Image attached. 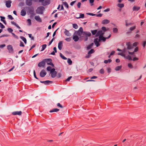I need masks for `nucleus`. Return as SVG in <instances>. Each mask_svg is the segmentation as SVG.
Segmentation results:
<instances>
[{"label": "nucleus", "instance_id": "nucleus-43", "mask_svg": "<svg viewBox=\"0 0 146 146\" xmlns=\"http://www.w3.org/2000/svg\"><path fill=\"white\" fill-rule=\"evenodd\" d=\"M104 72V69L103 68L101 69L100 70V73L101 74H103Z\"/></svg>", "mask_w": 146, "mask_h": 146}, {"label": "nucleus", "instance_id": "nucleus-29", "mask_svg": "<svg viewBox=\"0 0 146 146\" xmlns=\"http://www.w3.org/2000/svg\"><path fill=\"white\" fill-rule=\"evenodd\" d=\"M94 44L93 43H92L91 44L88 46L87 47V48L88 50L91 49L92 47L93 46Z\"/></svg>", "mask_w": 146, "mask_h": 146}, {"label": "nucleus", "instance_id": "nucleus-41", "mask_svg": "<svg viewBox=\"0 0 146 146\" xmlns=\"http://www.w3.org/2000/svg\"><path fill=\"white\" fill-rule=\"evenodd\" d=\"M46 47V44H43L42 45V49L41 51H42L44 50Z\"/></svg>", "mask_w": 146, "mask_h": 146}, {"label": "nucleus", "instance_id": "nucleus-39", "mask_svg": "<svg viewBox=\"0 0 146 146\" xmlns=\"http://www.w3.org/2000/svg\"><path fill=\"white\" fill-rule=\"evenodd\" d=\"M118 32V29L116 28H114L113 29V32L115 33H117Z\"/></svg>", "mask_w": 146, "mask_h": 146}, {"label": "nucleus", "instance_id": "nucleus-47", "mask_svg": "<svg viewBox=\"0 0 146 146\" xmlns=\"http://www.w3.org/2000/svg\"><path fill=\"white\" fill-rule=\"evenodd\" d=\"M72 76H70L65 80V81H69L72 78Z\"/></svg>", "mask_w": 146, "mask_h": 146}, {"label": "nucleus", "instance_id": "nucleus-36", "mask_svg": "<svg viewBox=\"0 0 146 146\" xmlns=\"http://www.w3.org/2000/svg\"><path fill=\"white\" fill-rule=\"evenodd\" d=\"M63 3L65 7L67 8H68V5L66 2H63Z\"/></svg>", "mask_w": 146, "mask_h": 146}, {"label": "nucleus", "instance_id": "nucleus-59", "mask_svg": "<svg viewBox=\"0 0 146 146\" xmlns=\"http://www.w3.org/2000/svg\"><path fill=\"white\" fill-rule=\"evenodd\" d=\"M86 14L92 16H96V14H94L92 13H87Z\"/></svg>", "mask_w": 146, "mask_h": 146}, {"label": "nucleus", "instance_id": "nucleus-58", "mask_svg": "<svg viewBox=\"0 0 146 146\" xmlns=\"http://www.w3.org/2000/svg\"><path fill=\"white\" fill-rule=\"evenodd\" d=\"M125 25L127 27L129 25H131V23H127V21H125Z\"/></svg>", "mask_w": 146, "mask_h": 146}, {"label": "nucleus", "instance_id": "nucleus-57", "mask_svg": "<svg viewBox=\"0 0 146 146\" xmlns=\"http://www.w3.org/2000/svg\"><path fill=\"white\" fill-rule=\"evenodd\" d=\"M99 42V40H98V38H96L94 40V42L95 43H97V42Z\"/></svg>", "mask_w": 146, "mask_h": 146}, {"label": "nucleus", "instance_id": "nucleus-37", "mask_svg": "<svg viewBox=\"0 0 146 146\" xmlns=\"http://www.w3.org/2000/svg\"><path fill=\"white\" fill-rule=\"evenodd\" d=\"M67 62L68 64L70 65L72 64V61L70 58H68L67 60Z\"/></svg>", "mask_w": 146, "mask_h": 146}, {"label": "nucleus", "instance_id": "nucleus-20", "mask_svg": "<svg viewBox=\"0 0 146 146\" xmlns=\"http://www.w3.org/2000/svg\"><path fill=\"white\" fill-rule=\"evenodd\" d=\"M33 0H26V3L27 5L30 6L32 4Z\"/></svg>", "mask_w": 146, "mask_h": 146}, {"label": "nucleus", "instance_id": "nucleus-61", "mask_svg": "<svg viewBox=\"0 0 146 146\" xmlns=\"http://www.w3.org/2000/svg\"><path fill=\"white\" fill-rule=\"evenodd\" d=\"M107 70L108 73H110L111 72V69L110 68H108L107 69Z\"/></svg>", "mask_w": 146, "mask_h": 146}, {"label": "nucleus", "instance_id": "nucleus-45", "mask_svg": "<svg viewBox=\"0 0 146 146\" xmlns=\"http://www.w3.org/2000/svg\"><path fill=\"white\" fill-rule=\"evenodd\" d=\"M57 106L58 107H60L61 108H63V107L59 103H58L57 104Z\"/></svg>", "mask_w": 146, "mask_h": 146}, {"label": "nucleus", "instance_id": "nucleus-5", "mask_svg": "<svg viewBox=\"0 0 146 146\" xmlns=\"http://www.w3.org/2000/svg\"><path fill=\"white\" fill-rule=\"evenodd\" d=\"M111 35L110 34L109 36L107 37H104L103 36H99V39H98L99 41L100 42L102 40L103 42H105L106 39L109 38L111 36Z\"/></svg>", "mask_w": 146, "mask_h": 146}, {"label": "nucleus", "instance_id": "nucleus-34", "mask_svg": "<svg viewBox=\"0 0 146 146\" xmlns=\"http://www.w3.org/2000/svg\"><path fill=\"white\" fill-rule=\"evenodd\" d=\"M60 57L64 60H66L67 58L63 55L61 53H60Z\"/></svg>", "mask_w": 146, "mask_h": 146}, {"label": "nucleus", "instance_id": "nucleus-49", "mask_svg": "<svg viewBox=\"0 0 146 146\" xmlns=\"http://www.w3.org/2000/svg\"><path fill=\"white\" fill-rule=\"evenodd\" d=\"M46 69L48 71H51V70L52 69H51V68L50 66H48L47 68Z\"/></svg>", "mask_w": 146, "mask_h": 146}, {"label": "nucleus", "instance_id": "nucleus-33", "mask_svg": "<svg viewBox=\"0 0 146 146\" xmlns=\"http://www.w3.org/2000/svg\"><path fill=\"white\" fill-rule=\"evenodd\" d=\"M121 66H117L115 69V70L116 71L119 70L121 68Z\"/></svg>", "mask_w": 146, "mask_h": 146}, {"label": "nucleus", "instance_id": "nucleus-44", "mask_svg": "<svg viewBox=\"0 0 146 146\" xmlns=\"http://www.w3.org/2000/svg\"><path fill=\"white\" fill-rule=\"evenodd\" d=\"M0 27L2 29L5 28V26L1 23L0 22Z\"/></svg>", "mask_w": 146, "mask_h": 146}, {"label": "nucleus", "instance_id": "nucleus-2", "mask_svg": "<svg viewBox=\"0 0 146 146\" xmlns=\"http://www.w3.org/2000/svg\"><path fill=\"white\" fill-rule=\"evenodd\" d=\"M44 9H45L44 7H38L36 10V13L38 14H43V11Z\"/></svg>", "mask_w": 146, "mask_h": 146}, {"label": "nucleus", "instance_id": "nucleus-15", "mask_svg": "<svg viewBox=\"0 0 146 146\" xmlns=\"http://www.w3.org/2000/svg\"><path fill=\"white\" fill-rule=\"evenodd\" d=\"M22 112L21 111H16L13 112L12 113V114L13 115H21Z\"/></svg>", "mask_w": 146, "mask_h": 146}, {"label": "nucleus", "instance_id": "nucleus-1", "mask_svg": "<svg viewBox=\"0 0 146 146\" xmlns=\"http://www.w3.org/2000/svg\"><path fill=\"white\" fill-rule=\"evenodd\" d=\"M91 35L90 33L88 32L83 31V38H84L85 41H86L88 40V37L90 36Z\"/></svg>", "mask_w": 146, "mask_h": 146}, {"label": "nucleus", "instance_id": "nucleus-10", "mask_svg": "<svg viewBox=\"0 0 146 146\" xmlns=\"http://www.w3.org/2000/svg\"><path fill=\"white\" fill-rule=\"evenodd\" d=\"M46 74V72L44 70H42L40 73V76L41 77H44Z\"/></svg>", "mask_w": 146, "mask_h": 146}, {"label": "nucleus", "instance_id": "nucleus-22", "mask_svg": "<svg viewBox=\"0 0 146 146\" xmlns=\"http://www.w3.org/2000/svg\"><path fill=\"white\" fill-rule=\"evenodd\" d=\"M110 21L108 19H105L102 21V23L103 24H106L109 23Z\"/></svg>", "mask_w": 146, "mask_h": 146}, {"label": "nucleus", "instance_id": "nucleus-53", "mask_svg": "<svg viewBox=\"0 0 146 146\" xmlns=\"http://www.w3.org/2000/svg\"><path fill=\"white\" fill-rule=\"evenodd\" d=\"M138 43L137 42H135L134 43H133V46L136 47L137 46V44H138Z\"/></svg>", "mask_w": 146, "mask_h": 146}, {"label": "nucleus", "instance_id": "nucleus-32", "mask_svg": "<svg viewBox=\"0 0 146 146\" xmlns=\"http://www.w3.org/2000/svg\"><path fill=\"white\" fill-rule=\"evenodd\" d=\"M75 17L76 18H77V19H79V18H82V14H81V13H80V15L79 16H78V15L77 14H76L75 15Z\"/></svg>", "mask_w": 146, "mask_h": 146}, {"label": "nucleus", "instance_id": "nucleus-7", "mask_svg": "<svg viewBox=\"0 0 146 146\" xmlns=\"http://www.w3.org/2000/svg\"><path fill=\"white\" fill-rule=\"evenodd\" d=\"M118 54L124 57L125 58L128 59L129 60H132L131 57L130 55L125 56V54H124L123 53H118Z\"/></svg>", "mask_w": 146, "mask_h": 146}, {"label": "nucleus", "instance_id": "nucleus-18", "mask_svg": "<svg viewBox=\"0 0 146 146\" xmlns=\"http://www.w3.org/2000/svg\"><path fill=\"white\" fill-rule=\"evenodd\" d=\"M35 19L37 21L41 22H42V19L39 15L36 16L35 17Z\"/></svg>", "mask_w": 146, "mask_h": 146}, {"label": "nucleus", "instance_id": "nucleus-64", "mask_svg": "<svg viewBox=\"0 0 146 146\" xmlns=\"http://www.w3.org/2000/svg\"><path fill=\"white\" fill-rule=\"evenodd\" d=\"M81 5V3L80 2H79L77 4V7L78 8L80 7V5Z\"/></svg>", "mask_w": 146, "mask_h": 146}, {"label": "nucleus", "instance_id": "nucleus-6", "mask_svg": "<svg viewBox=\"0 0 146 146\" xmlns=\"http://www.w3.org/2000/svg\"><path fill=\"white\" fill-rule=\"evenodd\" d=\"M74 35H76L80 38L81 35H82V27H80L79 30L75 32Z\"/></svg>", "mask_w": 146, "mask_h": 146}, {"label": "nucleus", "instance_id": "nucleus-38", "mask_svg": "<svg viewBox=\"0 0 146 146\" xmlns=\"http://www.w3.org/2000/svg\"><path fill=\"white\" fill-rule=\"evenodd\" d=\"M117 6L120 7V8H123L124 7V5L123 4H122V3H121V4H120V3H119L117 5Z\"/></svg>", "mask_w": 146, "mask_h": 146}, {"label": "nucleus", "instance_id": "nucleus-31", "mask_svg": "<svg viewBox=\"0 0 146 146\" xmlns=\"http://www.w3.org/2000/svg\"><path fill=\"white\" fill-rule=\"evenodd\" d=\"M127 49L126 48H124L122 50V53L124 54L125 55L127 54Z\"/></svg>", "mask_w": 146, "mask_h": 146}, {"label": "nucleus", "instance_id": "nucleus-25", "mask_svg": "<svg viewBox=\"0 0 146 146\" xmlns=\"http://www.w3.org/2000/svg\"><path fill=\"white\" fill-rule=\"evenodd\" d=\"M64 34L67 36H70L71 35V34L70 33L69 31L66 30V29H65V31L64 32Z\"/></svg>", "mask_w": 146, "mask_h": 146}, {"label": "nucleus", "instance_id": "nucleus-14", "mask_svg": "<svg viewBox=\"0 0 146 146\" xmlns=\"http://www.w3.org/2000/svg\"><path fill=\"white\" fill-rule=\"evenodd\" d=\"M126 45L127 46V49L130 50L133 48V46L131 44L130 42H127L126 43Z\"/></svg>", "mask_w": 146, "mask_h": 146}, {"label": "nucleus", "instance_id": "nucleus-13", "mask_svg": "<svg viewBox=\"0 0 146 146\" xmlns=\"http://www.w3.org/2000/svg\"><path fill=\"white\" fill-rule=\"evenodd\" d=\"M50 2V0H44L42 4L43 5H46L49 4Z\"/></svg>", "mask_w": 146, "mask_h": 146}, {"label": "nucleus", "instance_id": "nucleus-24", "mask_svg": "<svg viewBox=\"0 0 146 146\" xmlns=\"http://www.w3.org/2000/svg\"><path fill=\"white\" fill-rule=\"evenodd\" d=\"M26 14V12L25 10L23 9L21 12V15L23 16H24Z\"/></svg>", "mask_w": 146, "mask_h": 146}, {"label": "nucleus", "instance_id": "nucleus-9", "mask_svg": "<svg viewBox=\"0 0 146 146\" xmlns=\"http://www.w3.org/2000/svg\"><path fill=\"white\" fill-rule=\"evenodd\" d=\"M7 49L8 50L9 52L10 53H13V49L11 45H9L7 46Z\"/></svg>", "mask_w": 146, "mask_h": 146}, {"label": "nucleus", "instance_id": "nucleus-19", "mask_svg": "<svg viewBox=\"0 0 146 146\" xmlns=\"http://www.w3.org/2000/svg\"><path fill=\"white\" fill-rule=\"evenodd\" d=\"M62 41H60L58 43V48L59 50H62Z\"/></svg>", "mask_w": 146, "mask_h": 146}, {"label": "nucleus", "instance_id": "nucleus-27", "mask_svg": "<svg viewBox=\"0 0 146 146\" xmlns=\"http://www.w3.org/2000/svg\"><path fill=\"white\" fill-rule=\"evenodd\" d=\"M20 38L24 42L25 44L27 43V40L25 37L23 36H21Z\"/></svg>", "mask_w": 146, "mask_h": 146}, {"label": "nucleus", "instance_id": "nucleus-55", "mask_svg": "<svg viewBox=\"0 0 146 146\" xmlns=\"http://www.w3.org/2000/svg\"><path fill=\"white\" fill-rule=\"evenodd\" d=\"M65 40L69 42L71 40V39L70 38H67L65 39Z\"/></svg>", "mask_w": 146, "mask_h": 146}, {"label": "nucleus", "instance_id": "nucleus-26", "mask_svg": "<svg viewBox=\"0 0 146 146\" xmlns=\"http://www.w3.org/2000/svg\"><path fill=\"white\" fill-rule=\"evenodd\" d=\"M59 110V109L58 108H54L50 111V112L52 113L53 112H56L58 111Z\"/></svg>", "mask_w": 146, "mask_h": 146}, {"label": "nucleus", "instance_id": "nucleus-62", "mask_svg": "<svg viewBox=\"0 0 146 146\" xmlns=\"http://www.w3.org/2000/svg\"><path fill=\"white\" fill-rule=\"evenodd\" d=\"M99 42H97V43H95V44L96 45L97 47H98L100 46V44L99 43Z\"/></svg>", "mask_w": 146, "mask_h": 146}, {"label": "nucleus", "instance_id": "nucleus-11", "mask_svg": "<svg viewBox=\"0 0 146 146\" xmlns=\"http://www.w3.org/2000/svg\"><path fill=\"white\" fill-rule=\"evenodd\" d=\"M40 83H43L46 85H49L50 83H52V82L49 80H46L44 81H40Z\"/></svg>", "mask_w": 146, "mask_h": 146}, {"label": "nucleus", "instance_id": "nucleus-16", "mask_svg": "<svg viewBox=\"0 0 146 146\" xmlns=\"http://www.w3.org/2000/svg\"><path fill=\"white\" fill-rule=\"evenodd\" d=\"M44 61H42L40 62L38 64V66L40 67H44L45 65V63Z\"/></svg>", "mask_w": 146, "mask_h": 146}, {"label": "nucleus", "instance_id": "nucleus-17", "mask_svg": "<svg viewBox=\"0 0 146 146\" xmlns=\"http://www.w3.org/2000/svg\"><path fill=\"white\" fill-rule=\"evenodd\" d=\"M12 2L11 0L7 1L6 2V5L8 8H9L11 6V3Z\"/></svg>", "mask_w": 146, "mask_h": 146}, {"label": "nucleus", "instance_id": "nucleus-52", "mask_svg": "<svg viewBox=\"0 0 146 146\" xmlns=\"http://www.w3.org/2000/svg\"><path fill=\"white\" fill-rule=\"evenodd\" d=\"M135 29V27L134 26L132 27H130V30L131 31H132L133 30Z\"/></svg>", "mask_w": 146, "mask_h": 146}, {"label": "nucleus", "instance_id": "nucleus-50", "mask_svg": "<svg viewBox=\"0 0 146 146\" xmlns=\"http://www.w3.org/2000/svg\"><path fill=\"white\" fill-rule=\"evenodd\" d=\"M8 16L9 19H10L11 20L13 19V18L11 15H9Z\"/></svg>", "mask_w": 146, "mask_h": 146}, {"label": "nucleus", "instance_id": "nucleus-21", "mask_svg": "<svg viewBox=\"0 0 146 146\" xmlns=\"http://www.w3.org/2000/svg\"><path fill=\"white\" fill-rule=\"evenodd\" d=\"M79 37L76 35H74L73 36V39L74 40V41L76 42L78 41L79 39Z\"/></svg>", "mask_w": 146, "mask_h": 146}, {"label": "nucleus", "instance_id": "nucleus-51", "mask_svg": "<svg viewBox=\"0 0 146 146\" xmlns=\"http://www.w3.org/2000/svg\"><path fill=\"white\" fill-rule=\"evenodd\" d=\"M102 16V14L100 13L99 14H96V16L97 17H101Z\"/></svg>", "mask_w": 146, "mask_h": 146}, {"label": "nucleus", "instance_id": "nucleus-30", "mask_svg": "<svg viewBox=\"0 0 146 146\" xmlns=\"http://www.w3.org/2000/svg\"><path fill=\"white\" fill-rule=\"evenodd\" d=\"M112 61V60L110 59H109L108 60H105L104 61V62L105 64L108 63H110Z\"/></svg>", "mask_w": 146, "mask_h": 146}, {"label": "nucleus", "instance_id": "nucleus-56", "mask_svg": "<svg viewBox=\"0 0 146 146\" xmlns=\"http://www.w3.org/2000/svg\"><path fill=\"white\" fill-rule=\"evenodd\" d=\"M8 31L10 33H11L13 31V30L10 28H9L7 29Z\"/></svg>", "mask_w": 146, "mask_h": 146}, {"label": "nucleus", "instance_id": "nucleus-40", "mask_svg": "<svg viewBox=\"0 0 146 146\" xmlns=\"http://www.w3.org/2000/svg\"><path fill=\"white\" fill-rule=\"evenodd\" d=\"M73 27L74 28L76 29L78 28V27L76 24H73Z\"/></svg>", "mask_w": 146, "mask_h": 146}, {"label": "nucleus", "instance_id": "nucleus-28", "mask_svg": "<svg viewBox=\"0 0 146 146\" xmlns=\"http://www.w3.org/2000/svg\"><path fill=\"white\" fill-rule=\"evenodd\" d=\"M140 8L139 7L134 6L133 7V11H138Z\"/></svg>", "mask_w": 146, "mask_h": 146}, {"label": "nucleus", "instance_id": "nucleus-3", "mask_svg": "<svg viewBox=\"0 0 146 146\" xmlns=\"http://www.w3.org/2000/svg\"><path fill=\"white\" fill-rule=\"evenodd\" d=\"M44 61L45 62H47V64L51 65L52 67H54V64L52 62V60L51 59H46L44 60Z\"/></svg>", "mask_w": 146, "mask_h": 146}, {"label": "nucleus", "instance_id": "nucleus-60", "mask_svg": "<svg viewBox=\"0 0 146 146\" xmlns=\"http://www.w3.org/2000/svg\"><path fill=\"white\" fill-rule=\"evenodd\" d=\"M139 48L138 47H136L134 50V52H136L138 50Z\"/></svg>", "mask_w": 146, "mask_h": 146}, {"label": "nucleus", "instance_id": "nucleus-48", "mask_svg": "<svg viewBox=\"0 0 146 146\" xmlns=\"http://www.w3.org/2000/svg\"><path fill=\"white\" fill-rule=\"evenodd\" d=\"M128 67L130 68H132L133 67L132 65L130 63H129L128 64Z\"/></svg>", "mask_w": 146, "mask_h": 146}, {"label": "nucleus", "instance_id": "nucleus-12", "mask_svg": "<svg viewBox=\"0 0 146 146\" xmlns=\"http://www.w3.org/2000/svg\"><path fill=\"white\" fill-rule=\"evenodd\" d=\"M104 34V33L102 32V30H100L98 31V32H97V33L96 34V36H103Z\"/></svg>", "mask_w": 146, "mask_h": 146}, {"label": "nucleus", "instance_id": "nucleus-63", "mask_svg": "<svg viewBox=\"0 0 146 146\" xmlns=\"http://www.w3.org/2000/svg\"><path fill=\"white\" fill-rule=\"evenodd\" d=\"M5 44L1 45H0V48H3L4 47H5Z\"/></svg>", "mask_w": 146, "mask_h": 146}, {"label": "nucleus", "instance_id": "nucleus-8", "mask_svg": "<svg viewBox=\"0 0 146 146\" xmlns=\"http://www.w3.org/2000/svg\"><path fill=\"white\" fill-rule=\"evenodd\" d=\"M94 50L93 49H91L88 52V54L87 55L85 56L86 58H89L91 56V54L94 53Z\"/></svg>", "mask_w": 146, "mask_h": 146}, {"label": "nucleus", "instance_id": "nucleus-23", "mask_svg": "<svg viewBox=\"0 0 146 146\" xmlns=\"http://www.w3.org/2000/svg\"><path fill=\"white\" fill-rule=\"evenodd\" d=\"M29 13L31 14L34 15V10L33 8H31L29 9Z\"/></svg>", "mask_w": 146, "mask_h": 146}, {"label": "nucleus", "instance_id": "nucleus-4", "mask_svg": "<svg viewBox=\"0 0 146 146\" xmlns=\"http://www.w3.org/2000/svg\"><path fill=\"white\" fill-rule=\"evenodd\" d=\"M50 73H51V76L52 78H55L56 76L57 72L55 71L54 68H52L50 71Z\"/></svg>", "mask_w": 146, "mask_h": 146}, {"label": "nucleus", "instance_id": "nucleus-42", "mask_svg": "<svg viewBox=\"0 0 146 146\" xmlns=\"http://www.w3.org/2000/svg\"><path fill=\"white\" fill-rule=\"evenodd\" d=\"M27 22L28 23V24L30 26L31 25V20L30 19H28L27 20Z\"/></svg>", "mask_w": 146, "mask_h": 146}, {"label": "nucleus", "instance_id": "nucleus-54", "mask_svg": "<svg viewBox=\"0 0 146 146\" xmlns=\"http://www.w3.org/2000/svg\"><path fill=\"white\" fill-rule=\"evenodd\" d=\"M20 46H23V47L24 46V45L23 43L21 41L20 42Z\"/></svg>", "mask_w": 146, "mask_h": 146}, {"label": "nucleus", "instance_id": "nucleus-46", "mask_svg": "<svg viewBox=\"0 0 146 146\" xmlns=\"http://www.w3.org/2000/svg\"><path fill=\"white\" fill-rule=\"evenodd\" d=\"M102 30L104 31V32L106 31H107L106 27H103L102 28Z\"/></svg>", "mask_w": 146, "mask_h": 146}, {"label": "nucleus", "instance_id": "nucleus-35", "mask_svg": "<svg viewBox=\"0 0 146 146\" xmlns=\"http://www.w3.org/2000/svg\"><path fill=\"white\" fill-rule=\"evenodd\" d=\"M97 30H92L91 32H92L93 35H95L97 33Z\"/></svg>", "mask_w": 146, "mask_h": 146}]
</instances>
